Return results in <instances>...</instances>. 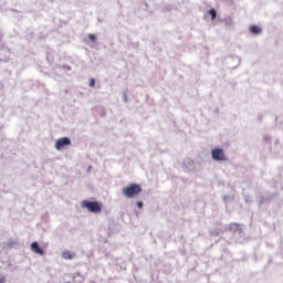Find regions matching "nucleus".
Wrapping results in <instances>:
<instances>
[{
    "label": "nucleus",
    "mask_w": 283,
    "mask_h": 283,
    "mask_svg": "<svg viewBox=\"0 0 283 283\" xmlns=\"http://www.w3.org/2000/svg\"><path fill=\"white\" fill-rule=\"evenodd\" d=\"M82 207L88 209V212H93V213L102 212V206L98 202H95V201L84 200L82 202Z\"/></svg>",
    "instance_id": "nucleus-2"
},
{
    "label": "nucleus",
    "mask_w": 283,
    "mask_h": 283,
    "mask_svg": "<svg viewBox=\"0 0 283 283\" xmlns=\"http://www.w3.org/2000/svg\"><path fill=\"white\" fill-rule=\"evenodd\" d=\"M90 87H95V78H90Z\"/></svg>",
    "instance_id": "nucleus-11"
},
{
    "label": "nucleus",
    "mask_w": 283,
    "mask_h": 283,
    "mask_svg": "<svg viewBox=\"0 0 283 283\" xmlns=\"http://www.w3.org/2000/svg\"><path fill=\"white\" fill-rule=\"evenodd\" d=\"M142 191L143 188L140 187V185L132 184L122 189V195H124V197L127 199H133L135 197H138V195H140Z\"/></svg>",
    "instance_id": "nucleus-1"
},
{
    "label": "nucleus",
    "mask_w": 283,
    "mask_h": 283,
    "mask_svg": "<svg viewBox=\"0 0 283 283\" xmlns=\"http://www.w3.org/2000/svg\"><path fill=\"white\" fill-rule=\"evenodd\" d=\"M61 256L64 259V260H73L74 258V254L71 252V251H64Z\"/></svg>",
    "instance_id": "nucleus-7"
},
{
    "label": "nucleus",
    "mask_w": 283,
    "mask_h": 283,
    "mask_svg": "<svg viewBox=\"0 0 283 283\" xmlns=\"http://www.w3.org/2000/svg\"><path fill=\"white\" fill-rule=\"evenodd\" d=\"M31 251H33V253H35L38 255L44 254V252L42 251V249L40 248V245L36 242L31 243Z\"/></svg>",
    "instance_id": "nucleus-5"
},
{
    "label": "nucleus",
    "mask_w": 283,
    "mask_h": 283,
    "mask_svg": "<svg viewBox=\"0 0 283 283\" xmlns=\"http://www.w3.org/2000/svg\"><path fill=\"white\" fill-rule=\"evenodd\" d=\"M209 14H210V17H211V20H216L217 13H216V10H214V9H210V10H209Z\"/></svg>",
    "instance_id": "nucleus-9"
},
{
    "label": "nucleus",
    "mask_w": 283,
    "mask_h": 283,
    "mask_svg": "<svg viewBox=\"0 0 283 283\" xmlns=\"http://www.w3.org/2000/svg\"><path fill=\"white\" fill-rule=\"evenodd\" d=\"M250 33H252L253 35H260L262 34V28H260L259 25H250Z\"/></svg>",
    "instance_id": "nucleus-6"
},
{
    "label": "nucleus",
    "mask_w": 283,
    "mask_h": 283,
    "mask_svg": "<svg viewBox=\"0 0 283 283\" xmlns=\"http://www.w3.org/2000/svg\"><path fill=\"white\" fill-rule=\"evenodd\" d=\"M71 145V140L69 137H63V138H60L56 140L55 143V149L56 150H61L63 149L64 147H67Z\"/></svg>",
    "instance_id": "nucleus-4"
},
{
    "label": "nucleus",
    "mask_w": 283,
    "mask_h": 283,
    "mask_svg": "<svg viewBox=\"0 0 283 283\" xmlns=\"http://www.w3.org/2000/svg\"><path fill=\"white\" fill-rule=\"evenodd\" d=\"M136 205H137V208L143 209V202L142 201H137Z\"/></svg>",
    "instance_id": "nucleus-12"
},
{
    "label": "nucleus",
    "mask_w": 283,
    "mask_h": 283,
    "mask_svg": "<svg viewBox=\"0 0 283 283\" xmlns=\"http://www.w3.org/2000/svg\"><path fill=\"white\" fill-rule=\"evenodd\" d=\"M88 40L92 41V42H95L96 41V36L93 35V34H88Z\"/></svg>",
    "instance_id": "nucleus-10"
},
{
    "label": "nucleus",
    "mask_w": 283,
    "mask_h": 283,
    "mask_svg": "<svg viewBox=\"0 0 283 283\" xmlns=\"http://www.w3.org/2000/svg\"><path fill=\"white\" fill-rule=\"evenodd\" d=\"M74 283H84V276L81 274L74 275Z\"/></svg>",
    "instance_id": "nucleus-8"
},
{
    "label": "nucleus",
    "mask_w": 283,
    "mask_h": 283,
    "mask_svg": "<svg viewBox=\"0 0 283 283\" xmlns=\"http://www.w3.org/2000/svg\"><path fill=\"white\" fill-rule=\"evenodd\" d=\"M0 283H6V279L4 277L0 279Z\"/></svg>",
    "instance_id": "nucleus-13"
},
{
    "label": "nucleus",
    "mask_w": 283,
    "mask_h": 283,
    "mask_svg": "<svg viewBox=\"0 0 283 283\" xmlns=\"http://www.w3.org/2000/svg\"><path fill=\"white\" fill-rule=\"evenodd\" d=\"M67 283H70V282H67Z\"/></svg>",
    "instance_id": "nucleus-14"
},
{
    "label": "nucleus",
    "mask_w": 283,
    "mask_h": 283,
    "mask_svg": "<svg viewBox=\"0 0 283 283\" xmlns=\"http://www.w3.org/2000/svg\"><path fill=\"white\" fill-rule=\"evenodd\" d=\"M212 159L216 161H227L226 154L223 153V149H212Z\"/></svg>",
    "instance_id": "nucleus-3"
}]
</instances>
